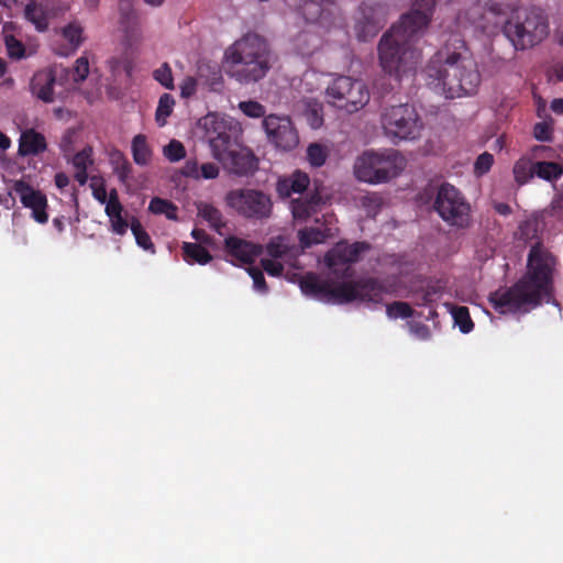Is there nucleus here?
<instances>
[{
  "mask_svg": "<svg viewBox=\"0 0 563 563\" xmlns=\"http://www.w3.org/2000/svg\"><path fill=\"white\" fill-rule=\"evenodd\" d=\"M268 252L273 258L262 260V265L271 276H280L285 271L284 253L280 251V246L275 243L269 244Z\"/></svg>",
  "mask_w": 563,
  "mask_h": 563,
  "instance_id": "nucleus-29",
  "label": "nucleus"
},
{
  "mask_svg": "<svg viewBox=\"0 0 563 563\" xmlns=\"http://www.w3.org/2000/svg\"><path fill=\"white\" fill-rule=\"evenodd\" d=\"M106 214L108 218L117 217L122 214L123 207L121 202L106 201Z\"/></svg>",
  "mask_w": 563,
  "mask_h": 563,
  "instance_id": "nucleus-58",
  "label": "nucleus"
},
{
  "mask_svg": "<svg viewBox=\"0 0 563 563\" xmlns=\"http://www.w3.org/2000/svg\"><path fill=\"white\" fill-rule=\"evenodd\" d=\"M329 155L327 146L319 143H312L307 148V159L312 167L324 165Z\"/></svg>",
  "mask_w": 563,
  "mask_h": 563,
  "instance_id": "nucleus-43",
  "label": "nucleus"
},
{
  "mask_svg": "<svg viewBox=\"0 0 563 563\" xmlns=\"http://www.w3.org/2000/svg\"><path fill=\"white\" fill-rule=\"evenodd\" d=\"M13 190L19 196L21 203L32 210V217L36 222L42 224L47 222V200L45 195L31 187L24 180L14 181Z\"/></svg>",
  "mask_w": 563,
  "mask_h": 563,
  "instance_id": "nucleus-14",
  "label": "nucleus"
},
{
  "mask_svg": "<svg viewBox=\"0 0 563 563\" xmlns=\"http://www.w3.org/2000/svg\"><path fill=\"white\" fill-rule=\"evenodd\" d=\"M434 0H416L415 9L385 34L378 45L379 64L398 81L413 77L421 62L418 41L431 21Z\"/></svg>",
  "mask_w": 563,
  "mask_h": 563,
  "instance_id": "nucleus-1",
  "label": "nucleus"
},
{
  "mask_svg": "<svg viewBox=\"0 0 563 563\" xmlns=\"http://www.w3.org/2000/svg\"><path fill=\"white\" fill-rule=\"evenodd\" d=\"M324 223L322 225L306 228L299 230L298 238L302 249L311 247L314 244L323 243L327 239L332 238L336 229L332 227V216H323ZM316 223L319 224V218H316Z\"/></svg>",
  "mask_w": 563,
  "mask_h": 563,
  "instance_id": "nucleus-18",
  "label": "nucleus"
},
{
  "mask_svg": "<svg viewBox=\"0 0 563 563\" xmlns=\"http://www.w3.org/2000/svg\"><path fill=\"white\" fill-rule=\"evenodd\" d=\"M228 74L241 84L264 78L272 66L268 44L257 34H246L229 46L224 53Z\"/></svg>",
  "mask_w": 563,
  "mask_h": 563,
  "instance_id": "nucleus-5",
  "label": "nucleus"
},
{
  "mask_svg": "<svg viewBox=\"0 0 563 563\" xmlns=\"http://www.w3.org/2000/svg\"><path fill=\"white\" fill-rule=\"evenodd\" d=\"M180 173L183 176L196 181L213 180L219 177L220 167L218 164L212 162H207L200 165L196 158H189L185 162Z\"/></svg>",
  "mask_w": 563,
  "mask_h": 563,
  "instance_id": "nucleus-20",
  "label": "nucleus"
},
{
  "mask_svg": "<svg viewBox=\"0 0 563 563\" xmlns=\"http://www.w3.org/2000/svg\"><path fill=\"white\" fill-rule=\"evenodd\" d=\"M434 210L450 227L466 229L471 225V206L452 185H442L434 200Z\"/></svg>",
  "mask_w": 563,
  "mask_h": 563,
  "instance_id": "nucleus-9",
  "label": "nucleus"
},
{
  "mask_svg": "<svg viewBox=\"0 0 563 563\" xmlns=\"http://www.w3.org/2000/svg\"><path fill=\"white\" fill-rule=\"evenodd\" d=\"M76 169V173H75V179L80 184V185H85L88 180V174H87V169L88 168H75Z\"/></svg>",
  "mask_w": 563,
  "mask_h": 563,
  "instance_id": "nucleus-61",
  "label": "nucleus"
},
{
  "mask_svg": "<svg viewBox=\"0 0 563 563\" xmlns=\"http://www.w3.org/2000/svg\"><path fill=\"white\" fill-rule=\"evenodd\" d=\"M551 77L559 81H563V66H554L551 70Z\"/></svg>",
  "mask_w": 563,
  "mask_h": 563,
  "instance_id": "nucleus-64",
  "label": "nucleus"
},
{
  "mask_svg": "<svg viewBox=\"0 0 563 563\" xmlns=\"http://www.w3.org/2000/svg\"><path fill=\"white\" fill-rule=\"evenodd\" d=\"M442 295V286L440 284H428L420 291L415 292L417 306H429L435 302Z\"/></svg>",
  "mask_w": 563,
  "mask_h": 563,
  "instance_id": "nucleus-38",
  "label": "nucleus"
},
{
  "mask_svg": "<svg viewBox=\"0 0 563 563\" xmlns=\"http://www.w3.org/2000/svg\"><path fill=\"white\" fill-rule=\"evenodd\" d=\"M148 210L154 214H164L169 220H177V207L166 199L153 198L150 201Z\"/></svg>",
  "mask_w": 563,
  "mask_h": 563,
  "instance_id": "nucleus-39",
  "label": "nucleus"
},
{
  "mask_svg": "<svg viewBox=\"0 0 563 563\" xmlns=\"http://www.w3.org/2000/svg\"><path fill=\"white\" fill-rule=\"evenodd\" d=\"M75 135L76 133L74 131H67L60 140L59 146L65 156L70 155V153L73 152V142Z\"/></svg>",
  "mask_w": 563,
  "mask_h": 563,
  "instance_id": "nucleus-57",
  "label": "nucleus"
},
{
  "mask_svg": "<svg viewBox=\"0 0 563 563\" xmlns=\"http://www.w3.org/2000/svg\"><path fill=\"white\" fill-rule=\"evenodd\" d=\"M235 157L230 156L225 161H219L223 165L228 166L235 174H244L252 166V159L250 154L244 150H239L234 146Z\"/></svg>",
  "mask_w": 563,
  "mask_h": 563,
  "instance_id": "nucleus-31",
  "label": "nucleus"
},
{
  "mask_svg": "<svg viewBox=\"0 0 563 563\" xmlns=\"http://www.w3.org/2000/svg\"><path fill=\"white\" fill-rule=\"evenodd\" d=\"M69 184V178L66 174L64 173H58L55 175V185L59 188V189H63L65 187H67Z\"/></svg>",
  "mask_w": 563,
  "mask_h": 563,
  "instance_id": "nucleus-60",
  "label": "nucleus"
},
{
  "mask_svg": "<svg viewBox=\"0 0 563 563\" xmlns=\"http://www.w3.org/2000/svg\"><path fill=\"white\" fill-rule=\"evenodd\" d=\"M380 125L394 144L419 139L423 129L416 109L408 103L386 107L380 114Z\"/></svg>",
  "mask_w": 563,
  "mask_h": 563,
  "instance_id": "nucleus-8",
  "label": "nucleus"
},
{
  "mask_svg": "<svg viewBox=\"0 0 563 563\" xmlns=\"http://www.w3.org/2000/svg\"><path fill=\"white\" fill-rule=\"evenodd\" d=\"M130 228L135 238L136 244L145 251L154 252V245L151 238L137 219L132 218Z\"/></svg>",
  "mask_w": 563,
  "mask_h": 563,
  "instance_id": "nucleus-42",
  "label": "nucleus"
},
{
  "mask_svg": "<svg viewBox=\"0 0 563 563\" xmlns=\"http://www.w3.org/2000/svg\"><path fill=\"white\" fill-rule=\"evenodd\" d=\"M111 224V231L115 234L123 235L126 233L130 227L129 222L122 217V214L109 218Z\"/></svg>",
  "mask_w": 563,
  "mask_h": 563,
  "instance_id": "nucleus-55",
  "label": "nucleus"
},
{
  "mask_svg": "<svg viewBox=\"0 0 563 563\" xmlns=\"http://www.w3.org/2000/svg\"><path fill=\"white\" fill-rule=\"evenodd\" d=\"M64 74H68V71L62 66L37 71L31 80L32 93L44 102H53L57 79L62 78Z\"/></svg>",
  "mask_w": 563,
  "mask_h": 563,
  "instance_id": "nucleus-16",
  "label": "nucleus"
},
{
  "mask_svg": "<svg viewBox=\"0 0 563 563\" xmlns=\"http://www.w3.org/2000/svg\"><path fill=\"white\" fill-rule=\"evenodd\" d=\"M386 313L390 319H407L412 317L413 309L407 302L396 301L387 306Z\"/></svg>",
  "mask_w": 563,
  "mask_h": 563,
  "instance_id": "nucleus-46",
  "label": "nucleus"
},
{
  "mask_svg": "<svg viewBox=\"0 0 563 563\" xmlns=\"http://www.w3.org/2000/svg\"><path fill=\"white\" fill-rule=\"evenodd\" d=\"M355 177L368 184H382L398 176L405 168V158L393 148L366 151L354 163Z\"/></svg>",
  "mask_w": 563,
  "mask_h": 563,
  "instance_id": "nucleus-7",
  "label": "nucleus"
},
{
  "mask_svg": "<svg viewBox=\"0 0 563 563\" xmlns=\"http://www.w3.org/2000/svg\"><path fill=\"white\" fill-rule=\"evenodd\" d=\"M426 82L445 98H461L476 92L481 77L475 63L449 49L437 52L426 69Z\"/></svg>",
  "mask_w": 563,
  "mask_h": 563,
  "instance_id": "nucleus-3",
  "label": "nucleus"
},
{
  "mask_svg": "<svg viewBox=\"0 0 563 563\" xmlns=\"http://www.w3.org/2000/svg\"><path fill=\"white\" fill-rule=\"evenodd\" d=\"M493 163H494V157L492 154H489L487 152L481 154L474 163V173L477 176H482V175L486 174L490 169Z\"/></svg>",
  "mask_w": 563,
  "mask_h": 563,
  "instance_id": "nucleus-49",
  "label": "nucleus"
},
{
  "mask_svg": "<svg viewBox=\"0 0 563 563\" xmlns=\"http://www.w3.org/2000/svg\"><path fill=\"white\" fill-rule=\"evenodd\" d=\"M550 108L554 113L563 114V98L553 99Z\"/></svg>",
  "mask_w": 563,
  "mask_h": 563,
  "instance_id": "nucleus-62",
  "label": "nucleus"
},
{
  "mask_svg": "<svg viewBox=\"0 0 563 563\" xmlns=\"http://www.w3.org/2000/svg\"><path fill=\"white\" fill-rule=\"evenodd\" d=\"M353 78L347 76H339L325 89V97L330 104L338 107L340 102H344L347 98Z\"/></svg>",
  "mask_w": 563,
  "mask_h": 563,
  "instance_id": "nucleus-24",
  "label": "nucleus"
},
{
  "mask_svg": "<svg viewBox=\"0 0 563 563\" xmlns=\"http://www.w3.org/2000/svg\"><path fill=\"white\" fill-rule=\"evenodd\" d=\"M224 201L228 208L245 218L263 219L267 218L272 211L269 196L256 189L230 190L227 192Z\"/></svg>",
  "mask_w": 563,
  "mask_h": 563,
  "instance_id": "nucleus-11",
  "label": "nucleus"
},
{
  "mask_svg": "<svg viewBox=\"0 0 563 563\" xmlns=\"http://www.w3.org/2000/svg\"><path fill=\"white\" fill-rule=\"evenodd\" d=\"M563 174V166L553 162H537L536 176L541 179L553 181L558 180Z\"/></svg>",
  "mask_w": 563,
  "mask_h": 563,
  "instance_id": "nucleus-37",
  "label": "nucleus"
},
{
  "mask_svg": "<svg viewBox=\"0 0 563 563\" xmlns=\"http://www.w3.org/2000/svg\"><path fill=\"white\" fill-rule=\"evenodd\" d=\"M198 81L195 77H186L179 85L180 96L183 98H190L197 91Z\"/></svg>",
  "mask_w": 563,
  "mask_h": 563,
  "instance_id": "nucleus-52",
  "label": "nucleus"
},
{
  "mask_svg": "<svg viewBox=\"0 0 563 563\" xmlns=\"http://www.w3.org/2000/svg\"><path fill=\"white\" fill-rule=\"evenodd\" d=\"M366 249L365 243H338L324 257L330 274L336 277L350 276L351 265L358 261L361 253Z\"/></svg>",
  "mask_w": 563,
  "mask_h": 563,
  "instance_id": "nucleus-13",
  "label": "nucleus"
},
{
  "mask_svg": "<svg viewBox=\"0 0 563 563\" xmlns=\"http://www.w3.org/2000/svg\"><path fill=\"white\" fill-rule=\"evenodd\" d=\"M54 11L47 0L31 1L24 8V18L34 25L38 32L48 27Z\"/></svg>",
  "mask_w": 563,
  "mask_h": 563,
  "instance_id": "nucleus-19",
  "label": "nucleus"
},
{
  "mask_svg": "<svg viewBox=\"0 0 563 563\" xmlns=\"http://www.w3.org/2000/svg\"><path fill=\"white\" fill-rule=\"evenodd\" d=\"M64 38L74 49H77L85 41L84 27L78 22H70L62 30Z\"/></svg>",
  "mask_w": 563,
  "mask_h": 563,
  "instance_id": "nucleus-40",
  "label": "nucleus"
},
{
  "mask_svg": "<svg viewBox=\"0 0 563 563\" xmlns=\"http://www.w3.org/2000/svg\"><path fill=\"white\" fill-rule=\"evenodd\" d=\"M302 294L320 301L333 303H378L388 289L375 279L333 283L314 274H308L299 283Z\"/></svg>",
  "mask_w": 563,
  "mask_h": 563,
  "instance_id": "nucleus-4",
  "label": "nucleus"
},
{
  "mask_svg": "<svg viewBox=\"0 0 563 563\" xmlns=\"http://www.w3.org/2000/svg\"><path fill=\"white\" fill-rule=\"evenodd\" d=\"M514 177L519 185L527 184L536 176V163L530 158L521 157L514 165Z\"/></svg>",
  "mask_w": 563,
  "mask_h": 563,
  "instance_id": "nucleus-34",
  "label": "nucleus"
},
{
  "mask_svg": "<svg viewBox=\"0 0 563 563\" xmlns=\"http://www.w3.org/2000/svg\"><path fill=\"white\" fill-rule=\"evenodd\" d=\"M249 274L253 279L254 290L262 294L267 292V286L263 273L256 268H249Z\"/></svg>",
  "mask_w": 563,
  "mask_h": 563,
  "instance_id": "nucleus-54",
  "label": "nucleus"
},
{
  "mask_svg": "<svg viewBox=\"0 0 563 563\" xmlns=\"http://www.w3.org/2000/svg\"><path fill=\"white\" fill-rule=\"evenodd\" d=\"M268 141L278 150L289 152L299 144V134L287 115L269 114L263 120Z\"/></svg>",
  "mask_w": 563,
  "mask_h": 563,
  "instance_id": "nucleus-12",
  "label": "nucleus"
},
{
  "mask_svg": "<svg viewBox=\"0 0 563 563\" xmlns=\"http://www.w3.org/2000/svg\"><path fill=\"white\" fill-rule=\"evenodd\" d=\"M320 199L311 197L310 199H292L290 210L296 222H307L309 218L317 213Z\"/></svg>",
  "mask_w": 563,
  "mask_h": 563,
  "instance_id": "nucleus-27",
  "label": "nucleus"
},
{
  "mask_svg": "<svg viewBox=\"0 0 563 563\" xmlns=\"http://www.w3.org/2000/svg\"><path fill=\"white\" fill-rule=\"evenodd\" d=\"M553 257L533 246L528 257L527 274L511 288L500 289L490 295L489 300L500 313L528 312L538 307L551 294Z\"/></svg>",
  "mask_w": 563,
  "mask_h": 563,
  "instance_id": "nucleus-2",
  "label": "nucleus"
},
{
  "mask_svg": "<svg viewBox=\"0 0 563 563\" xmlns=\"http://www.w3.org/2000/svg\"><path fill=\"white\" fill-rule=\"evenodd\" d=\"M12 30L11 23H5L3 25V41L7 47V52L9 57L14 59H21L25 56L24 45L16 40L10 31Z\"/></svg>",
  "mask_w": 563,
  "mask_h": 563,
  "instance_id": "nucleus-35",
  "label": "nucleus"
},
{
  "mask_svg": "<svg viewBox=\"0 0 563 563\" xmlns=\"http://www.w3.org/2000/svg\"><path fill=\"white\" fill-rule=\"evenodd\" d=\"M239 109L250 118H261L265 115V108L257 101H241Z\"/></svg>",
  "mask_w": 563,
  "mask_h": 563,
  "instance_id": "nucleus-48",
  "label": "nucleus"
},
{
  "mask_svg": "<svg viewBox=\"0 0 563 563\" xmlns=\"http://www.w3.org/2000/svg\"><path fill=\"white\" fill-rule=\"evenodd\" d=\"M407 325L410 334L416 339L428 340L431 335L429 328L423 323L408 322Z\"/></svg>",
  "mask_w": 563,
  "mask_h": 563,
  "instance_id": "nucleus-53",
  "label": "nucleus"
},
{
  "mask_svg": "<svg viewBox=\"0 0 563 563\" xmlns=\"http://www.w3.org/2000/svg\"><path fill=\"white\" fill-rule=\"evenodd\" d=\"M175 103V98L170 93H163L159 97L155 111V121L159 126H164L167 123L168 117L174 111Z\"/></svg>",
  "mask_w": 563,
  "mask_h": 563,
  "instance_id": "nucleus-36",
  "label": "nucleus"
},
{
  "mask_svg": "<svg viewBox=\"0 0 563 563\" xmlns=\"http://www.w3.org/2000/svg\"><path fill=\"white\" fill-rule=\"evenodd\" d=\"M120 30L123 42L128 47H134L143 41V30L137 14L133 10L123 12L120 19Z\"/></svg>",
  "mask_w": 563,
  "mask_h": 563,
  "instance_id": "nucleus-21",
  "label": "nucleus"
},
{
  "mask_svg": "<svg viewBox=\"0 0 563 563\" xmlns=\"http://www.w3.org/2000/svg\"><path fill=\"white\" fill-rule=\"evenodd\" d=\"M503 32L516 49H526L548 36L549 24L540 11L517 8L504 22Z\"/></svg>",
  "mask_w": 563,
  "mask_h": 563,
  "instance_id": "nucleus-6",
  "label": "nucleus"
},
{
  "mask_svg": "<svg viewBox=\"0 0 563 563\" xmlns=\"http://www.w3.org/2000/svg\"><path fill=\"white\" fill-rule=\"evenodd\" d=\"M333 3L331 0H300L298 14L306 26L325 29L330 23Z\"/></svg>",
  "mask_w": 563,
  "mask_h": 563,
  "instance_id": "nucleus-15",
  "label": "nucleus"
},
{
  "mask_svg": "<svg viewBox=\"0 0 563 563\" xmlns=\"http://www.w3.org/2000/svg\"><path fill=\"white\" fill-rule=\"evenodd\" d=\"M292 43L299 54L311 55L321 45L319 30L306 26L294 37Z\"/></svg>",
  "mask_w": 563,
  "mask_h": 563,
  "instance_id": "nucleus-23",
  "label": "nucleus"
},
{
  "mask_svg": "<svg viewBox=\"0 0 563 563\" xmlns=\"http://www.w3.org/2000/svg\"><path fill=\"white\" fill-rule=\"evenodd\" d=\"M163 155L170 162L177 163L186 157L184 144L178 140H172L163 147Z\"/></svg>",
  "mask_w": 563,
  "mask_h": 563,
  "instance_id": "nucleus-44",
  "label": "nucleus"
},
{
  "mask_svg": "<svg viewBox=\"0 0 563 563\" xmlns=\"http://www.w3.org/2000/svg\"><path fill=\"white\" fill-rule=\"evenodd\" d=\"M90 187L92 189V196L93 198L99 201L101 205H104L107 201V190L103 186V183L101 179L92 177Z\"/></svg>",
  "mask_w": 563,
  "mask_h": 563,
  "instance_id": "nucleus-51",
  "label": "nucleus"
},
{
  "mask_svg": "<svg viewBox=\"0 0 563 563\" xmlns=\"http://www.w3.org/2000/svg\"><path fill=\"white\" fill-rule=\"evenodd\" d=\"M153 78L165 89L173 90L175 88L173 71L167 63H163L153 71Z\"/></svg>",
  "mask_w": 563,
  "mask_h": 563,
  "instance_id": "nucleus-45",
  "label": "nucleus"
},
{
  "mask_svg": "<svg viewBox=\"0 0 563 563\" xmlns=\"http://www.w3.org/2000/svg\"><path fill=\"white\" fill-rule=\"evenodd\" d=\"M68 74H64L63 77H67L71 74L73 79L75 82H80L85 80L89 74V63L88 59L85 56L79 57L75 66L71 70H68Z\"/></svg>",
  "mask_w": 563,
  "mask_h": 563,
  "instance_id": "nucleus-47",
  "label": "nucleus"
},
{
  "mask_svg": "<svg viewBox=\"0 0 563 563\" xmlns=\"http://www.w3.org/2000/svg\"><path fill=\"white\" fill-rule=\"evenodd\" d=\"M196 206L198 216L203 219L211 229L222 235V229L227 224L222 212L217 207L208 202L200 201Z\"/></svg>",
  "mask_w": 563,
  "mask_h": 563,
  "instance_id": "nucleus-28",
  "label": "nucleus"
},
{
  "mask_svg": "<svg viewBox=\"0 0 563 563\" xmlns=\"http://www.w3.org/2000/svg\"><path fill=\"white\" fill-rule=\"evenodd\" d=\"M551 129L549 124L544 122L537 123L533 129V135L539 141H550L551 140Z\"/></svg>",
  "mask_w": 563,
  "mask_h": 563,
  "instance_id": "nucleus-56",
  "label": "nucleus"
},
{
  "mask_svg": "<svg viewBox=\"0 0 563 563\" xmlns=\"http://www.w3.org/2000/svg\"><path fill=\"white\" fill-rule=\"evenodd\" d=\"M369 101V92L365 84L354 79L351 91L344 102H340L336 108L343 109L349 113H353L365 107Z\"/></svg>",
  "mask_w": 563,
  "mask_h": 563,
  "instance_id": "nucleus-22",
  "label": "nucleus"
},
{
  "mask_svg": "<svg viewBox=\"0 0 563 563\" xmlns=\"http://www.w3.org/2000/svg\"><path fill=\"white\" fill-rule=\"evenodd\" d=\"M305 104V115L312 129H319L323 123L322 106L316 100H307Z\"/></svg>",
  "mask_w": 563,
  "mask_h": 563,
  "instance_id": "nucleus-41",
  "label": "nucleus"
},
{
  "mask_svg": "<svg viewBox=\"0 0 563 563\" xmlns=\"http://www.w3.org/2000/svg\"><path fill=\"white\" fill-rule=\"evenodd\" d=\"M46 150L45 137L34 130L22 132L19 140V154L21 156L36 155Z\"/></svg>",
  "mask_w": 563,
  "mask_h": 563,
  "instance_id": "nucleus-25",
  "label": "nucleus"
},
{
  "mask_svg": "<svg viewBox=\"0 0 563 563\" xmlns=\"http://www.w3.org/2000/svg\"><path fill=\"white\" fill-rule=\"evenodd\" d=\"M445 307L462 333H470L473 330L474 323L466 307H457L452 303H445Z\"/></svg>",
  "mask_w": 563,
  "mask_h": 563,
  "instance_id": "nucleus-32",
  "label": "nucleus"
},
{
  "mask_svg": "<svg viewBox=\"0 0 563 563\" xmlns=\"http://www.w3.org/2000/svg\"><path fill=\"white\" fill-rule=\"evenodd\" d=\"M224 252L233 265L253 263L262 252V246L251 241L231 235L224 240Z\"/></svg>",
  "mask_w": 563,
  "mask_h": 563,
  "instance_id": "nucleus-17",
  "label": "nucleus"
},
{
  "mask_svg": "<svg viewBox=\"0 0 563 563\" xmlns=\"http://www.w3.org/2000/svg\"><path fill=\"white\" fill-rule=\"evenodd\" d=\"M310 179L307 174L296 172L290 177L280 179L277 184V191L282 197H289L291 194H301L309 186Z\"/></svg>",
  "mask_w": 563,
  "mask_h": 563,
  "instance_id": "nucleus-26",
  "label": "nucleus"
},
{
  "mask_svg": "<svg viewBox=\"0 0 563 563\" xmlns=\"http://www.w3.org/2000/svg\"><path fill=\"white\" fill-rule=\"evenodd\" d=\"M501 9L499 8V5L497 3H492L490 7L487 9V11L485 12V16L488 18V16H499L501 14Z\"/></svg>",
  "mask_w": 563,
  "mask_h": 563,
  "instance_id": "nucleus-63",
  "label": "nucleus"
},
{
  "mask_svg": "<svg viewBox=\"0 0 563 563\" xmlns=\"http://www.w3.org/2000/svg\"><path fill=\"white\" fill-rule=\"evenodd\" d=\"M183 252L184 260L190 265H206L212 260L211 254L199 243L184 242Z\"/></svg>",
  "mask_w": 563,
  "mask_h": 563,
  "instance_id": "nucleus-30",
  "label": "nucleus"
},
{
  "mask_svg": "<svg viewBox=\"0 0 563 563\" xmlns=\"http://www.w3.org/2000/svg\"><path fill=\"white\" fill-rule=\"evenodd\" d=\"M191 236L200 242V243H206V244H209L210 243V238L208 236V234L203 231V230H200V229H194L191 231Z\"/></svg>",
  "mask_w": 563,
  "mask_h": 563,
  "instance_id": "nucleus-59",
  "label": "nucleus"
},
{
  "mask_svg": "<svg viewBox=\"0 0 563 563\" xmlns=\"http://www.w3.org/2000/svg\"><path fill=\"white\" fill-rule=\"evenodd\" d=\"M133 159L137 165H147L152 157L151 148L147 144L146 137L137 134L132 141Z\"/></svg>",
  "mask_w": 563,
  "mask_h": 563,
  "instance_id": "nucleus-33",
  "label": "nucleus"
},
{
  "mask_svg": "<svg viewBox=\"0 0 563 563\" xmlns=\"http://www.w3.org/2000/svg\"><path fill=\"white\" fill-rule=\"evenodd\" d=\"M75 168H88L92 165V148L86 147L77 153L73 158Z\"/></svg>",
  "mask_w": 563,
  "mask_h": 563,
  "instance_id": "nucleus-50",
  "label": "nucleus"
},
{
  "mask_svg": "<svg viewBox=\"0 0 563 563\" xmlns=\"http://www.w3.org/2000/svg\"><path fill=\"white\" fill-rule=\"evenodd\" d=\"M200 125L205 130V137L214 159L225 161L230 156H236L232 140L234 126L231 118L218 113H208L200 120Z\"/></svg>",
  "mask_w": 563,
  "mask_h": 563,
  "instance_id": "nucleus-10",
  "label": "nucleus"
}]
</instances>
